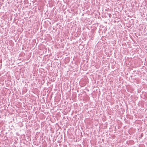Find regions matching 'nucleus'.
I'll return each instance as SVG.
<instances>
[{
  "instance_id": "f257e3e1",
  "label": "nucleus",
  "mask_w": 147,
  "mask_h": 147,
  "mask_svg": "<svg viewBox=\"0 0 147 147\" xmlns=\"http://www.w3.org/2000/svg\"><path fill=\"white\" fill-rule=\"evenodd\" d=\"M109 18H111L112 16V15L110 13L108 14Z\"/></svg>"
}]
</instances>
